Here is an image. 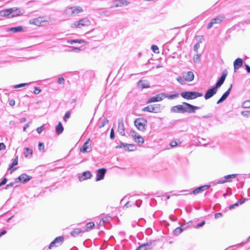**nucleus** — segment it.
<instances>
[{
	"mask_svg": "<svg viewBox=\"0 0 250 250\" xmlns=\"http://www.w3.org/2000/svg\"><path fill=\"white\" fill-rule=\"evenodd\" d=\"M83 9L80 6H68L63 10V15L67 17H71L83 12Z\"/></svg>",
	"mask_w": 250,
	"mask_h": 250,
	"instance_id": "f257e3e1",
	"label": "nucleus"
},
{
	"mask_svg": "<svg viewBox=\"0 0 250 250\" xmlns=\"http://www.w3.org/2000/svg\"><path fill=\"white\" fill-rule=\"evenodd\" d=\"M91 21L88 18L85 17L79 21H75L71 25L72 28H82L83 27L88 26L90 25Z\"/></svg>",
	"mask_w": 250,
	"mask_h": 250,
	"instance_id": "f03ea898",
	"label": "nucleus"
},
{
	"mask_svg": "<svg viewBox=\"0 0 250 250\" xmlns=\"http://www.w3.org/2000/svg\"><path fill=\"white\" fill-rule=\"evenodd\" d=\"M181 96L184 99L187 100H193L198 97H202L203 94L194 91H185L181 93Z\"/></svg>",
	"mask_w": 250,
	"mask_h": 250,
	"instance_id": "7ed1b4c3",
	"label": "nucleus"
},
{
	"mask_svg": "<svg viewBox=\"0 0 250 250\" xmlns=\"http://www.w3.org/2000/svg\"><path fill=\"white\" fill-rule=\"evenodd\" d=\"M184 110L183 113L187 112L188 113H195L196 110L200 109V107L195 106L186 102H183Z\"/></svg>",
	"mask_w": 250,
	"mask_h": 250,
	"instance_id": "20e7f679",
	"label": "nucleus"
},
{
	"mask_svg": "<svg viewBox=\"0 0 250 250\" xmlns=\"http://www.w3.org/2000/svg\"><path fill=\"white\" fill-rule=\"evenodd\" d=\"M161 110V105L160 104H155L153 105H149L144 107L142 109V111L145 112H148L151 113H158Z\"/></svg>",
	"mask_w": 250,
	"mask_h": 250,
	"instance_id": "39448f33",
	"label": "nucleus"
},
{
	"mask_svg": "<svg viewBox=\"0 0 250 250\" xmlns=\"http://www.w3.org/2000/svg\"><path fill=\"white\" fill-rule=\"evenodd\" d=\"M146 121L143 118H138L135 120L136 127L140 131H144L146 129Z\"/></svg>",
	"mask_w": 250,
	"mask_h": 250,
	"instance_id": "423d86ee",
	"label": "nucleus"
},
{
	"mask_svg": "<svg viewBox=\"0 0 250 250\" xmlns=\"http://www.w3.org/2000/svg\"><path fill=\"white\" fill-rule=\"evenodd\" d=\"M64 239L62 236L56 237L49 245L48 249H51L53 248L61 246L64 242Z\"/></svg>",
	"mask_w": 250,
	"mask_h": 250,
	"instance_id": "0eeeda50",
	"label": "nucleus"
},
{
	"mask_svg": "<svg viewBox=\"0 0 250 250\" xmlns=\"http://www.w3.org/2000/svg\"><path fill=\"white\" fill-rule=\"evenodd\" d=\"M18 11V9L15 8H10L0 11V16L7 18L8 19L12 18L11 14L13 11Z\"/></svg>",
	"mask_w": 250,
	"mask_h": 250,
	"instance_id": "6e6552de",
	"label": "nucleus"
},
{
	"mask_svg": "<svg viewBox=\"0 0 250 250\" xmlns=\"http://www.w3.org/2000/svg\"><path fill=\"white\" fill-rule=\"evenodd\" d=\"M129 2L126 0H115L112 2V5L110 6V8L115 7H121L127 5Z\"/></svg>",
	"mask_w": 250,
	"mask_h": 250,
	"instance_id": "1a4fd4ad",
	"label": "nucleus"
},
{
	"mask_svg": "<svg viewBox=\"0 0 250 250\" xmlns=\"http://www.w3.org/2000/svg\"><path fill=\"white\" fill-rule=\"evenodd\" d=\"M165 93H161L155 96L151 97L149 99L146 103L149 104L154 102H158L162 101L164 99H165Z\"/></svg>",
	"mask_w": 250,
	"mask_h": 250,
	"instance_id": "9d476101",
	"label": "nucleus"
},
{
	"mask_svg": "<svg viewBox=\"0 0 250 250\" xmlns=\"http://www.w3.org/2000/svg\"><path fill=\"white\" fill-rule=\"evenodd\" d=\"M224 19L225 17L223 15H219L212 19L210 22L208 23L207 28L210 29L214 24L220 23Z\"/></svg>",
	"mask_w": 250,
	"mask_h": 250,
	"instance_id": "9b49d317",
	"label": "nucleus"
},
{
	"mask_svg": "<svg viewBox=\"0 0 250 250\" xmlns=\"http://www.w3.org/2000/svg\"><path fill=\"white\" fill-rule=\"evenodd\" d=\"M227 75L228 72L227 70H224L223 71L222 75L216 82L214 87L218 89V88H219L223 84Z\"/></svg>",
	"mask_w": 250,
	"mask_h": 250,
	"instance_id": "f8f14e48",
	"label": "nucleus"
},
{
	"mask_svg": "<svg viewBox=\"0 0 250 250\" xmlns=\"http://www.w3.org/2000/svg\"><path fill=\"white\" fill-rule=\"evenodd\" d=\"M31 176L28 175L25 173L21 174L19 177L15 179V182H21L23 183H26L31 179Z\"/></svg>",
	"mask_w": 250,
	"mask_h": 250,
	"instance_id": "ddd939ff",
	"label": "nucleus"
},
{
	"mask_svg": "<svg viewBox=\"0 0 250 250\" xmlns=\"http://www.w3.org/2000/svg\"><path fill=\"white\" fill-rule=\"evenodd\" d=\"M209 187H210V185H206L204 186H202L197 188L194 190H193L192 192H190V193L186 194V195L191 194L192 193L194 195H196L199 193L203 192L204 191H205L207 189H208Z\"/></svg>",
	"mask_w": 250,
	"mask_h": 250,
	"instance_id": "4468645a",
	"label": "nucleus"
},
{
	"mask_svg": "<svg viewBox=\"0 0 250 250\" xmlns=\"http://www.w3.org/2000/svg\"><path fill=\"white\" fill-rule=\"evenodd\" d=\"M118 132L121 136L125 135V126L123 121V119H119L118 121Z\"/></svg>",
	"mask_w": 250,
	"mask_h": 250,
	"instance_id": "2eb2a0df",
	"label": "nucleus"
},
{
	"mask_svg": "<svg viewBox=\"0 0 250 250\" xmlns=\"http://www.w3.org/2000/svg\"><path fill=\"white\" fill-rule=\"evenodd\" d=\"M90 138H88L83 145L81 148V152L85 153L91 151V143H90Z\"/></svg>",
	"mask_w": 250,
	"mask_h": 250,
	"instance_id": "dca6fc26",
	"label": "nucleus"
},
{
	"mask_svg": "<svg viewBox=\"0 0 250 250\" xmlns=\"http://www.w3.org/2000/svg\"><path fill=\"white\" fill-rule=\"evenodd\" d=\"M217 90L218 89L214 86L208 89L204 96L205 99L208 100L211 98L213 95L216 94Z\"/></svg>",
	"mask_w": 250,
	"mask_h": 250,
	"instance_id": "f3484780",
	"label": "nucleus"
},
{
	"mask_svg": "<svg viewBox=\"0 0 250 250\" xmlns=\"http://www.w3.org/2000/svg\"><path fill=\"white\" fill-rule=\"evenodd\" d=\"M106 171V170L104 168L98 169L96 172V181H99L103 180L104 178Z\"/></svg>",
	"mask_w": 250,
	"mask_h": 250,
	"instance_id": "a211bd4d",
	"label": "nucleus"
},
{
	"mask_svg": "<svg viewBox=\"0 0 250 250\" xmlns=\"http://www.w3.org/2000/svg\"><path fill=\"white\" fill-rule=\"evenodd\" d=\"M183 78L187 82H191L193 80L194 75L192 71H188L183 73Z\"/></svg>",
	"mask_w": 250,
	"mask_h": 250,
	"instance_id": "6ab92c4d",
	"label": "nucleus"
},
{
	"mask_svg": "<svg viewBox=\"0 0 250 250\" xmlns=\"http://www.w3.org/2000/svg\"><path fill=\"white\" fill-rule=\"evenodd\" d=\"M232 88V84H230L229 89L223 94L222 97L217 102V104H219L224 102L229 96Z\"/></svg>",
	"mask_w": 250,
	"mask_h": 250,
	"instance_id": "aec40b11",
	"label": "nucleus"
},
{
	"mask_svg": "<svg viewBox=\"0 0 250 250\" xmlns=\"http://www.w3.org/2000/svg\"><path fill=\"white\" fill-rule=\"evenodd\" d=\"M232 88V84H230L229 89L223 94L222 97L217 102V104H219L224 102L229 96Z\"/></svg>",
	"mask_w": 250,
	"mask_h": 250,
	"instance_id": "412c9836",
	"label": "nucleus"
},
{
	"mask_svg": "<svg viewBox=\"0 0 250 250\" xmlns=\"http://www.w3.org/2000/svg\"><path fill=\"white\" fill-rule=\"evenodd\" d=\"M184 105L179 104L172 106L170 108V112L171 113H183Z\"/></svg>",
	"mask_w": 250,
	"mask_h": 250,
	"instance_id": "4be33fe9",
	"label": "nucleus"
},
{
	"mask_svg": "<svg viewBox=\"0 0 250 250\" xmlns=\"http://www.w3.org/2000/svg\"><path fill=\"white\" fill-rule=\"evenodd\" d=\"M237 174H232L230 175H228L224 176V178L226 180H220L217 181L215 184H224L227 182H230L231 180H229L230 178H234L237 176Z\"/></svg>",
	"mask_w": 250,
	"mask_h": 250,
	"instance_id": "5701e85b",
	"label": "nucleus"
},
{
	"mask_svg": "<svg viewBox=\"0 0 250 250\" xmlns=\"http://www.w3.org/2000/svg\"><path fill=\"white\" fill-rule=\"evenodd\" d=\"M92 176V174L89 171H86L83 173L81 176H79V179L80 181L86 180L90 179Z\"/></svg>",
	"mask_w": 250,
	"mask_h": 250,
	"instance_id": "b1692460",
	"label": "nucleus"
},
{
	"mask_svg": "<svg viewBox=\"0 0 250 250\" xmlns=\"http://www.w3.org/2000/svg\"><path fill=\"white\" fill-rule=\"evenodd\" d=\"M45 21H43L42 18L41 17H39L37 19H34L32 21H30V23L31 24H35L37 26L43 25V23Z\"/></svg>",
	"mask_w": 250,
	"mask_h": 250,
	"instance_id": "393cba45",
	"label": "nucleus"
},
{
	"mask_svg": "<svg viewBox=\"0 0 250 250\" xmlns=\"http://www.w3.org/2000/svg\"><path fill=\"white\" fill-rule=\"evenodd\" d=\"M243 61L242 59H236L233 62L234 70H235L236 69H239L243 65Z\"/></svg>",
	"mask_w": 250,
	"mask_h": 250,
	"instance_id": "a878e982",
	"label": "nucleus"
},
{
	"mask_svg": "<svg viewBox=\"0 0 250 250\" xmlns=\"http://www.w3.org/2000/svg\"><path fill=\"white\" fill-rule=\"evenodd\" d=\"M138 85L140 86L142 88H146L150 87V84L149 82L147 81L144 80L142 81L140 80L138 82Z\"/></svg>",
	"mask_w": 250,
	"mask_h": 250,
	"instance_id": "bb28decb",
	"label": "nucleus"
},
{
	"mask_svg": "<svg viewBox=\"0 0 250 250\" xmlns=\"http://www.w3.org/2000/svg\"><path fill=\"white\" fill-rule=\"evenodd\" d=\"M82 232H84L83 230L80 228H76L70 232V234L73 237H77Z\"/></svg>",
	"mask_w": 250,
	"mask_h": 250,
	"instance_id": "cd10ccee",
	"label": "nucleus"
},
{
	"mask_svg": "<svg viewBox=\"0 0 250 250\" xmlns=\"http://www.w3.org/2000/svg\"><path fill=\"white\" fill-rule=\"evenodd\" d=\"M150 246L151 243H146L140 246L136 250H146L147 249H150L151 248Z\"/></svg>",
	"mask_w": 250,
	"mask_h": 250,
	"instance_id": "c85d7f7f",
	"label": "nucleus"
},
{
	"mask_svg": "<svg viewBox=\"0 0 250 250\" xmlns=\"http://www.w3.org/2000/svg\"><path fill=\"white\" fill-rule=\"evenodd\" d=\"M63 131V127L61 122L56 126V131L59 135L62 134Z\"/></svg>",
	"mask_w": 250,
	"mask_h": 250,
	"instance_id": "c756f323",
	"label": "nucleus"
},
{
	"mask_svg": "<svg viewBox=\"0 0 250 250\" xmlns=\"http://www.w3.org/2000/svg\"><path fill=\"white\" fill-rule=\"evenodd\" d=\"M8 30L13 33H17L22 31L23 30V29L22 26H19L17 27H11Z\"/></svg>",
	"mask_w": 250,
	"mask_h": 250,
	"instance_id": "7c9ffc66",
	"label": "nucleus"
},
{
	"mask_svg": "<svg viewBox=\"0 0 250 250\" xmlns=\"http://www.w3.org/2000/svg\"><path fill=\"white\" fill-rule=\"evenodd\" d=\"M94 223L92 222L87 223L85 228L83 230L84 232L88 231L89 230L91 229L94 227Z\"/></svg>",
	"mask_w": 250,
	"mask_h": 250,
	"instance_id": "2f4dec72",
	"label": "nucleus"
},
{
	"mask_svg": "<svg viewBox=\"0 0 250 250\" xmlns=\"http://www.w3.org/2000/svg\"><path fill=\"white\" fill-rule=\"evenodd\" d=\"M134 140L136 143H138L139 145H141V144H143L144 142V138L142 136H141L139 135H138L136 137H135L134 138Z\"/></svg>",
	"mask_w": 250,
	"mask_h": 250,
	"instance_id": "473e14b6",
	"label": "nucleus"
},
{
	"mask_svg": "<svg viewBox=\"0 0 250 250\" xmlns=\"http://www.w3.org/2000/svg\"><path fill=\"white\" fill-rule=\"evenodd\" d=\"M136 149V147L135 145L133 144H127V146L125 147V150H128L129 151H133L135 150Z\"/></svg>",
	"mask_w": 250,
	"mask_h": 250,
	"instance_id": "72a5a7b5",
	"label": "nucleus"
},
{
	"mask_svg": "<svg viewBox=\"0 0 250 250\" xmlns=\"http://www.w3.org/2000/svg\"><path fill=\"white\" fill-rule=\"evenodd\" d=\"M15 8L17 9H18L19 10L18 11L16 10L15 11L13 12V13L11 14V17L12 18L19 16L22 14V13L21 12V11L20 8H17V7H15Z\"/></svg>",
	"mask_w": 250,
	"mask_h": 250,
	"instance_id": "f704fd0d",
	"label": "nucleus"
},
{
	"mask_svg": "<svg viewBox=\"0 0 250 250\" xmlns=\"http://www.w3.org/2000/svg\"><path fill=\"white\" fill-rule=\"evenodd\" d=\"M67 43L70 44H72L73 43H82L84 42V41L83 40H69L67 41Z\"/></svg>",
	"mask_w": 250,
	"mask_h": 250,
	"instance_id": "c9c22d12",
	"label": "nucleus"
},
{
	"mask_svg": "<svg viewBox=\"0 0 250 250\" xmlns=\"http://www.w3.org/2000/svg\"><path fill=\"white\" fill-rule=\"evenodd\" d=\"M179 96V95L178 93H175L172 95H167V94L165 93V98H167L169 100H172L174 98L178 97Z\"/></svg>",
	"mask_w": 250,
	"mask_h": 250,
	"instance_id": "e433bc0d",
	"label": "nucleus"
},
{
	"mask_svg": "<svg viewBox=\"0 0 250 250\" xmlns=\"http://www.w3.org/2000/svg\"><path fill=\"white\" fill-rule=\"evenodd\" d=\"M33 151L32 150L29 148L26 147L25 149V151L24 152V155L25 157H27L29 155H31L32 154Z\"/></svg>",
	"mask_w": 250,
	"mask_h": 250,
	"instance_id": "4c0bfd02",
	"label": "nucleus"
},
{
	"mask_svg": "<svg viewBox=\"0 0 250 250\" xmlns=\"http://www.w3.org/2000/svg\"><path fill=\"white\" fill-rule=\"evenodd\" d=\"M183 229L181 227H178L174 230L173 233L176 235H178L183 231Z\"/></svg>",
	"mask_w": 250,
	"mask_h": 250,
	"instance_id": "58836bf2",
	"label": "nucleus"
},
{
	"mask_svg": "<svg viewBox=\"0 0 250 250\" xmlns=\"http://www.w3.org/2000/svg\"><path fill=\"white\" fill-rule=\"evenodd\" d=\"M17 183L15 182V180L14 181V182H11L8 184H7L5 187V189H8L9 188H10L11 187H17L18 186L17 185H15V184H16Z\"/></svg>",
	"mask_w": 250,
	"mask_h": 250,
	"instance_id": "ea45409f",
	"label": "nucleus"
},
{
	"mask_svg": "<svg viewBox=\"0 0 250 250\" xmlns=\"http://www.w3.org/2000/svg\"><path fill=\"white\" fill-rule=\"evenodd\" d=\"M110 219V217H106L104 218H102L101 219L99 224L100 225H104L105 222H109Z\"/></svg>",
	"mask_w": 250,
	"mask_h": 250,
	"instance_id": "a19ab883",
	"label": "nucleus"
},
{
	"mask_svg": "<svg viewBox=\"0 0 250 250\" xmlns=\"http://www.w3.org/2000/svg\"><path fill=\"white\" fill-rule=\"evenodd\" d=\"M152 50L153 52L155 53H159V48L156 45H152L151 47Z\"/></svg>",
	"mask_w": 250,
	"mask_h": 250,
	"instance_id": "79ce46f5",
	"label": "nucleus"
},
{
	"mask_svg": "<svg viewBox=\"0 0 250 250\" xmlns=\"http://www.w3.org/2000/svg\"><path fill=\"white\" fill-rule=\"evenodd\" d=\"M108 120L106 118H104L103 121L101 125L99 126L100 128H102L106 124L108 123Z\"/></svg>",
	"mask_w": 250,
	"mask_h": 250,
	"instance_id": "37998d69",
	"label": "nucleus"
},
{
	"mask_svg": "<svg viewBox=\"0 0 250 250\" xmlns=\"http://www.w3.org/2000/svg\"><path fill=\"white\" fill-rule=\"evenodd\" d=\"M28 83H20V84H16V85H14L13 86V87L14 88H21V87H23V86H25L26 85H28Z\"/></svg>",
	"mask_w": 250,
	"mask_h": 250,
	"instance_id": "c03bdc74",
	"label": "nucleus"
},
{
	"mask_svg": "<svg viewBox=\"0 0 250 250\" xmlns=\"http://www.w3.org/2000/svg\"><path fill=\"white\" fill-rule=\"evenodd\" d=\"M177 81L181 84H185V79L183 78L182 77H178L176 78Z\"/></svg>",
	"mask_w": 250,
	"mask_h": 250,
	"instance_id": "a18cd8bd",
	"label": "nucleus"
},
{
	"mask_svg": "<svg viewBox=\"0 0 250 250\" xmlns=\"http://www.w3.org/2000/svg\"><path fill=\"white\" fill-rule=\"evenodd\" d=\"M200 54H197L195 55L193 57V61L194 62H198L200 60Z\"/></svg>",
	"mask_w": 250,
	"mask_h": 250,
	"instance_id": "49530a36",
	"label": "nucleus"
},
{
	"mask_svg": "<svg viewBox=\"0 0 250 250\" xmlns=\"http://www.w3.org/2000/svg\"><path fill=\"white\" fill-rule=\"evenodd\" d=\"M45 129V126L44 125H42V126L39 127L37 128V131L39 134H41L42 131Z\"/></svg>",
	"mask_w": 250,
	"mask_h": 250,
	"instance_id": "de8ad7c7",
	"label": "nucleus"
},
{
	"mask_svg": "<svg viewBox=\"0 0 250 250\" xmlns=\"http://www.w3.org/2000/svg\"><path fill=\"white\" fill-rule=\"evenodd\" d=\"M241 114L246 117H250V111H244L241 112Z\"/></svg>",
	"mask_w": 250,
	"mask_h": 250,
	"instance_id": "09e8293b",
	"label": "nucleus"
},
{
	"mask_svg": "<svg viewBox=\"0 0 250 250\" xmlns=\"http://www.w3.org/2000/svg\"><path fill=\"white\" fill-rule=\"evenodd\" d=\"M99 15L101 16H106L108 17L109 16V14H108V12L107 11H103L102 12H99Z\"/></svg>",
	"mask_w": 250,
	"mask_h": 250,
	"instance_id": "8fccbe9b",
	"label": "nucleus"
},
{
	"mask_svg": "<svg viewBox=\"0 0 250 250\" xmlns=\"http://www.w3.org/2000/svg\"><path fill=\"white\" fill-rule=\"evenodd\" d=\"M18 164V156H16L15 158L13 159V162L11 164L12 166H15L17 165Z\"/></svg>",
	"mask_w": 250,
	"mask_h": 250,
	"instance_id": "3c124183",
	"label": "nucleus"
},
{
	"mask_svg": "<svg viewBox=\"0 0 250 250\" xmlns=\"http://www.w3.org/2000/svg\"><path fill=\"white\" fill-rule=\"evenodd\" d=\"M44 145L43 143L40 142L38 145V149L40 151L44 150Z\"/></svg>",
	"mask_w": 250,
	"mask_h": 250,
	"instance_id": "603ef678",
	"label": "nucleus"
},
{
	"mask_svg": "<svg viewBox=\"0 0 250 250\" xmlns=\"http://www.w3.org/2000/svg\"><path fill=\"white\" fill-rule=\"evenodd\" d=\"M200 47V44L199 42L196 43L194 45L193 47V49L195 52L196 53H198V49Z\"/></svg>",
	"mask_w": 250,
	"mask_h": 250,
	"instance_id": "864d4df0",
	"label": "nucleus"
},
{
	"mask_svg": "<svg viewBox=\"0 0 250 250\" xmlns=\"http://www.w3.org/2000/svg\"><path fill=\"white\" fill-rule=\"evenodd\" d=\"M130 134L131 136L132 137H133L134 138L138 135H137L136 131L133 129L130 130Z\"/></svg>",
	"mask_w": 250,
	"mask_h": 250,
	"instance_id": "5fc2aeb1",
	"label": "nucleus"
},
{
	"mask_svg": "<svg viewBox=\"0 0 250 250\" xmlns=\"http://www.w3.org/2000/svg\"><path fill=\"white\" fill-rule=\"evenodd\" d=\"M110 138L111 139L113 140L115 138V134L114 129L112 128L110 131Z\"/></svg>",
	"mask_w": 250,
	"mask_h": 250,
	"instance_id": "6e6d98bb",
	"label": "nucleus"
},
{
	"mask_svg": "<svg viewBox=\"0 0 250 250\" xmlns=\"http://www.w3.org/2000/svg\"><path fill=\"white\" fill-rule=\"evenodd\" d=\"M70 116V114L69 112H66L63 117V120L65 121H66V120L68 119Z\"/></svg>",
	"mask_w": 250,
	"mask_h": 250,
	"instance_id": "4d7b16f0",
	"label": "nucleus"
},
{
	"mask_svg": "<svg viewBox=\"0 0 250 250\" xmlns=\"http://www.w3.org/2000/svg\"><path fill=\"white\" fill-rule=\"evenodd\" d=\"M64 79L63 77H60L58 80V83L62 84L64 83Z\"/></svg>",
	"mask_w": 250,
	"mask_h": 250,
	"instance_id": "13d9d810",
	"label": "nucleus"
},
{
	"mask_svg": "<svg viewBox=\"0 0 250 250\" xmlns=\"http://www.w3.org/2000/svg\"><path fill=\"white\" fill-rule=\"evenodd\" d=\"M40 92H41V89L39 87H35L34 88V93L35 94H38L40 93Z\"/></svg>",
	"mask_w": 250,
	"mask_h": 250,
	"instance_id": "bf43d9fd",
	"label": "nucleus"
},
{
	"mask_svg": "<svg viewBox=\"0 0 250 250\" xmlns=\"http://www.w3.org/2000/svg\"><path fill=\"white\" fill-rule=\"evenodd\" d=\"M7 181V179L6 178H4L1 181V182L0 183V187L2 186V185H5L6 182Z\"/></svg>",
	"mask_w": 250,
	"mask_h": 250,
	"instance_id": "052dcab7",
	"label": "nucleus"
},
{
	"mask_svg": "<svg viewBox=\"0 0 250 250\" xmlns=\"http://www.w3.org/2000/svg\"><path fill=\"white\" fill-rule=\"evenodd\" d=\"M170 146L171 147H175L177 146V143L175 141H172L170 143Z\"/></svg>",
	"mask_w": 250,
	"mask_h": 250,
	"instance_id": "680f3d73",
	"label": "nucleus"
},
{
	"mask_svg": "<svg viewBox=\"0 0 250 250\" xmlns=\"http://www.w3.org/2000/svg\"><path fill=\"white\" fill-rule=\"evenodd\" d=\"M81 50V49L79 47H74L72 49H71L70 51L71 52H79Z\"/></svg>",
	"mask_w": 250,
	"mask_h": 250,
	"instance_id": "e2e57ef3",
	"label": "nucleus"
},
{
	"mask_svg": "<svg viewBox=\"0 0 250 250\" xmlns=\"http://www.w3.org/2000/svg\"><path fill=\"white\" fill-rule=\"evenodd\" d=\"M243 106L244 107H248L250 106V102L249 101H246L244 103Z\"/></svg>",
	"mask_w": 250,
	"mask_h": 250,
	"instance_id": "0e129e2a",
	"label": "nucleus"
},
{
	"mask_svg": "<svg viewBox=\"0 0 250 250\" xmlns=\"http://www.w3.org/2000/svg\"><path fill=\"white\" fill-rule=\"evenodd\" d=\"M5 145L3 143H0V151L5 149Z\"/></svg>",
	"mask_w": 250,
	"mask_h": 250,
	"instance_id": "69168bd1",
	"label": "nucleus"
},
{
	"mask_svg": "<svg viewBox=\"0 0 250 250\" xmlns=\"http://www.w3.org/2000/svg\"><path fill=\"white\" fill-rule=\"evenodd\" d=\"M205 222L204 221H202L201 223L197 224L196 228H199V227H202L205 225Z\"/></svg>",
	"mask_w": 250,
	"mask_h": 250,
	"instance_id": "338daca9",
	"label": "nucleus"
},
{
	"mask_svg": "<svg viewBox=\"0 0 250 250\" xmlns=\"http://www.w3.org/2000/svg\"><path fill=\"white\" fill-rule=\"evenodd\" d=\"M245 66L247 72L250 73V67L249 66V65L247 64H245Z\"/></svg>",
	"mask_w": 250,
	"mask_h": 250,
	"instance_id": "774afa93",
	"label": "nucleus"
}]
</instances>
